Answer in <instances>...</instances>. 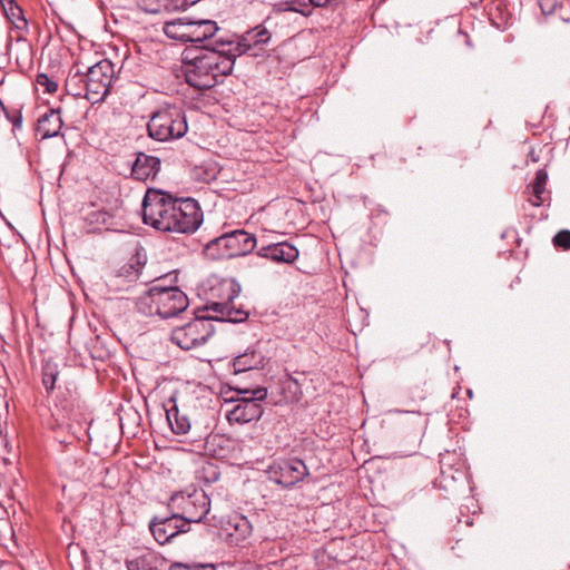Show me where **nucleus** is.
Instances as JSON below:
<instances>
[{"label": "nucleus", "instance_id": "21", "mask_svg": "<svg viewBox=\"0 0 570 570\" xmlns=\"http://www.w3.org/2000/svg\"><path fill=\"white\" fill-rule=\"evenodd\" d=\"M190 22L191 19L188 17L177 18L171 21H167L164 26L165 35L174 40L189 42L190 40Z\"/></svg>", "mask_w": 570, "mask_h": 570}, {"label": "nucleus", "instance_id": "14", "mask_svg": "<svg viewBox=\"0 0 570 570\" xmlns=\"http://www.w3.org/2000/svg\"><path fill=\"white\" fill-rule=\"evenodd\" d=\"M149 530L159 544H166L179 533L188 532L190 527L177 513L171 512L170 517H155L149 523Z\"/></svg>", "mask_w": 570, "mask_h": 570}, {"label": "nucleus", "instance_id": "17", "mask_svg": "<svg viewBox=\"0 0 570 570\" xmlns=\"http://www.w3.org/2000/svg\"><path fill=\"white\" fill-rule=\"evenodd\" d=\"M257 254L275 263H293L298 257V249L287 242H278L262 246Z\"/></svg>", "mask_w": 570, "mask_h": 570}, {"label": "nucleus", "instance_id": "33", "mask_svg": "<svg viewBox=\"0 0 570 570\" xmlns=\"http://www.w3.org/2000/svg\"><path fill=\"white\" fill-rule=\"evenodd\" d=\"M37 83L45 87L46 91L49 94H53L58 89V83L51 80L46 73H39L37 76Z\"/></svg>", "mask_w": 570, "mask_h": 570}, {"label": "nucleus", "instance_id": "9", "mask_svg": "<svg viewBox=\"0 0 570 570\" xmlns=\"http://www.w3.org/2000/svg\"><path fill=\"white\" fill-rule=\"evenodd\" d=\"M85 76L83 98L91 104L102 102L108 96L115 76L114 63L104 59L91 66Z\"/></svg>", "mask_w": 570, "mask_h": 570}, {"label": "nucleus", "instance_id": "29", "mask_svg": "<svg viewBox=\"0 0 570 570\" xmlns=\"http://www.w3.org/2000/svg\"><path fill=\"white\" fill-rule=\"evenodd\" d=\"M58 373L59 372L56 364L46 363L42 366V384L45 385L47 392L53 391Z\"/></svg>", "mask_w": 570, "mask_h": 570}, {"label": "nucleus", "instance_id": "10", "mask_svg": "<svg viewBox=\"0 0 570 570\" xmlns=\"http://www.w3.org/2000/svg\"><path fill=\"white\" fill-rule=\"evenodd\" d=\"M174 222L169 233L194 234L203 224V210L194 198H176Z\"/></svg>", "mask_w": 570, "mask_h": 570}, {"label": "nucleus", "instance_id": "2", "mask_svg": "<svg viewBox=\"0 0 570 570\" xmlns=\"http://www.w3.org/2000/svg\"><path fill=\"white\" fill-rule=\"evenodd\" d=\"M136 307L146 316L157 315L161 318H170L188 307V298L177 286H167L165 279L159 278L138 297Z\"/></svg>", "mask_w": 570, "mask_h": 570}, {"label": "nucleus", "instance_id": "24", "mask_svg": "<svg viewBox=\"0 0 570 570\" xmlns=\"http://www.w3.org/2000/svg\"><path fill=\"white\" fill-rule=\"evenodd\" d=\"M164 560L151 552L141 554L140 557L126 561L128 570H160Z\"/></svg>", "mask_w": 570, "mask_h": 570}, {"label": "nucleus", "instance_id": "27", "mask_svg": "<svg viewBox=\"0 0 570 570\" xmlns=\"http://www.w3.org/2000/svg\"><path fill=\"white\" fill-rule=\"evenodd\" d=\"M277 12L293 11L298 12L304 17H309L312 14V9H309V4L299 1V0H291L276 6L275 9Z\"/></svg>", "mask_w": 570, "mask_h": 570}, {"label": "nucleus", "instance_id": "8", "mask_svg": "<svg viewBox=\"0 0 570 570\" xmlns=\"http://www.w3.org/2000/svg\"><path fill=\"white\" fill-rule=\"evenodd\" d=\"M214 332L209 315L197 316L193 321L175 327L171 331L170 338L181 350L189 351L206 344Z\"/></svg>", "mask_w": 570, "mask_h": 570}, {"label": "nucleus", "instance_id": "25", "mask_svg": "<svg viewBox=\"0 0 570 570\" xmlns=\"http://www.w3.org/2000/svg\"><path fill=\"white\" fill-rule=\"evenodd\" d=\"M547 180H548L547 171L544 169H539L535 173V178L532 184L533 198L529 199V202L535 207H539L544 203L543 194L546 191Z\"/></svg>", "mask_w": 570, "mask_h": 570}, {"label": "nucleus", "instance_id": "18", "mask_svg": "<svg viewBox=\"0 0 570 570\" xmlns=\"http://www.w3.org/2000/svg\"><path fill=\"white\" fill-rule=\"evenodd\" d=\"M265 356L256 346H249L244 353L237 355L232 363L235 374L257 370L264 366Z\"/></svg>", "mask_w": 570, "mask_h": 570}, {"label": "nucleus", "instance_id": "3", "mask_svg": "<svg viewBox=\"0 0 570 570\" xmlns=\"http://www.w3.org/2000/svg\"><path fill=\"white\" fill-rule=\"evenodd\" d=\"M166 417L176 435L187 436L186 440L191 443L193 451L205 449V441L212 431L208 422L198 420L195 413H189L184 405L180 407L176 403L170 409H166Z\"/></svg>", "mask_w": 570, "mask_h": 570}, {"label": "nucleus", "instance_id": "28", "mask_svg": "<svg viewBox=\"0 0 570 570\" xmlns=\"http://www.w3.org/2000/svg\"><path fill=\"white\" fill-rule=\"evenodd\" d=\"M144 264L137 258L130 263L121 266L118 271V276L124 277L129 282L139 279Z\"/></svg>", "mask_w": 570, "mask_h": 570}, {"label": "nucleus", "instance_id": "15", "mask_svg": "<svg viewBox=\"0 0 570 570\" xmlns=\"http://www.w3.org/2000/svg\"><path fill=\"white\" fill-rule=\"evenodd\" d=\"M252 524L244 515L232 517L222 528L220 535L230 546L242 544L252 533Z\"/></svg>", "mask_w": 570, "mask_h": 570}, {"label": "nucleus", "instance_id": "1", "mask_svg": "<svg viewBox=\"0 0 570 570\" xmlns=\"http://www.w3.org/2000/svg\"><path fill=\"white\" fill-rule=\"evenodd\" d=\"M223 41L224 38H219L202 46L193 57L191 52L185 53L184 72L188 85L198 90H207L232 73L236 59L228 52V47L222 45Z\"/></svg>", "mask_w": 570, "mask_h": 570}, {"label": "nucleus", "instance_id": "4", "mask_svg": "<svg viewBox=\"0 0 570 570\" xmlns=\"http://www.w3.org/2000/svg\"><path fill=\"white\" fill-rule=\"evenodd\" d=\"M176 198L169 193L149 188L142 200V222L159 232L169 233L175 220Z\"/></svg>", "mask_w": 570, "mask_h": 570}, {"label": "nucleus", "instance_id": "20", "mask_svg": "<svg viewBox=\"0 0 570 570\" xmlns=\"http://www.w3.org/2000/svg\"><path fill=\"white\" fill-rule=\"evenodd\" d=\"M62 127V120L59 109H50L38 120L37 130L42 139L56 137L59 135Z\"/></svg>", "mask_w": 570, "mask_h": 570}, {"label": "nucleus", "instance_id": "30", "mask_svg": "<svg viewBox=\"0 0 570 570\" xmlns=\"http://www.w3.org/2000/svg\"><path fill=\"white\" fill-rule=\"evenodd\" d=\"M542 14L550 16L557 12L558 8H562L559 0H538Z\"/></svg>", "mask_w": 570, "mask_h": 570}, {"label": "nucleus", "instance_id": "6", "mask_svg": "<svg viewBox=\"0 0 570 570\" xmlns=\"http://www.w3.org/2000/svg\"><path fill=\"white\" fill-rule=\"evenodd\" d=\"M256 246L254 235L244 229L226 232L209 240L204 253L213 259H223L249 254Z\"/></svg>", "mask_w": 570, "mask_h": 570}, {"label": "nucleus", "instance_id": "7", "mask_svg": "<svg viewBox=\"0 0 570 570\" xmlns=\"http://www.w3.org/2000/svg\"><path fill=\"white\" fill-rule=\"evenodd\" d=\"M168 508L190 527V523H199L208 514L210 500L202 489L185 490L170 497Z\"/></svg>", "mask_w": 570, "mask_h": 570}, {"label": "nucleus", "instance_id": "37", "mask_svg": "<svg viewBox=\"0 0 570 570\" xmlns=\"http://www.w3.org/2000/svg\"><path fill=\"white\" fill-rule=\"evenodd\" d=\"M564 22H570V18H562Z\"/></svg>", "mask_w": 570, "mask_h": 570}, {"label": "nucleus", "instance_id": "34", "mask_svg": "<svg viewBox=\"0 0 570 570\" xmlns=\"http://www.w3.org/2000/svg\"><path fill=\"white\" fill-rule=\"evenodd\" d=\"M169 570H215L212 564H194L188 566L184 563H175L173 564Z\"/></svg>", "mask_w": 570, "mask_h": 570}, {"label": "nucleus", "instance_id": "16", "mask_svg": "<svg viewBox=\"0 0 570 570\" xmlns=\"http://www.w3.org/2000/svg\"><path fill=\"white\" fill-rule=\"evenodd\" d=\"M206 311H210L214 315H209L213 321L240 323L248 318V313L242 308H236L232 301L213 302L206 305Z\"/></svg>", "mask_w": 570, "mask_h": 570}, {"label": "nucleus", "instance_id": "36", "mask_svg": "<svg viewBox=\"0 0 570 570\" xmlns=\"http://www.w3.org/2000/svg\"><path fill=\"white\" fill-rule=\"evenodd\" d=\"M21 122H22V118L21 116L17 117L14 120H13V126L14 127H20L21 126Z\"/></svg>", "mask_w": 570, "mask_h": 570}, {"label": "nucleus", "instance_id": "32", "mask_svg": "<svg viewBox=\"0 0 570 570\" xmlns=\"http://www.w3.org/2000/svg\"><path fill=\"white\" fill-rule=\"evenodd\" d=\"M553 245L563 249H570V230H560L553 237Z\"/></svg>", "mask_w": 570, "mask_h": 570}, {"label": "nucleus", "instance_id": "23", "mask_svg": "<svg viewBox=\"0 0 570 570\" xmlns=\"http://www.w3.org/2000/svg\"><path fill=\"white\" fill-rule=\"evenodd\" d=\"M1 7L7 19L13 24L16 29H27L28 21L23 16L22 9L16 3L14 0H1Z\"/></svg>", "mask_w": 570, "mask_h": 570}, {"label": "nucleus", "instance_id": "31", "mask_svg": "<svg viewBox=\"0 0 570 570\" xmlns=\"http://www.w3.org/2000/svg\"><path fill=\"white\" fill-rule=\"evenodd\" d=\"M263 570H296L293 560L282 559L278 561L267 563Z\"/></svg>", "mask_w": 570, "mask_h": 570}, {"label": "nucleus", "instance_id": "5", "mask_svg": "<svg viewBox=\"0 0 570 570\" xmlns=\"http://www.w3.org/2000/svg\"><path fill=\"white\" fill-rule=\"evenodd\" d=\"M187 129L185 112L177 106H168L157 110L147 124L148 135L158 141L181 138Z\"/></svg>", "mask_w": 570, "mask_h": 570}, {"label": "nucleus", "instance_id": "12", "mask_svg": "<svg viewBox=\"0 0 570 570\" xmlns=\"http://www.w3.org/2000/svg\"><path fill=\"white\" fill-rule=\"evenodd\" d=\"M245 395L237 401L233 409L226 413V419L229 423H248L252 421L259 420L263 415V406L261 401L267 396V390L265 387L255 389L253 391H244Z\"/></svg>", "mask_w": 570, "mask_h": 570}, {"label": "nucleus", "instance_id": "26", "mask_svg": "<svg viewBox=\"0 0 570 570\" xmlns=\"http://www.w3.org/2000/svg\"><path fill=\"white\" fill-rule=\"evenodd\" d=\"M66 90L73 97H83L85 89V76L80 71L70 72L65 83Z\"/></svg>", "mask_w": 570, "mask_h": 570}, {"label": "nucleus", "instance_id": "13", "mask_svg": "<svg viewBox=\"0 0 570 570\" xmlns=\"http://www.w3.org/2000/svg\"><path fill=\"white\" fill-rule=\"evenodd\" d=\"M267 473L271 481L291 488L308 475V469L302 460L289 459L273 463Z\"/></svg>", "mask_w": 570, "mask_h": 570}, {"label": "nucleus", "instance_id": "22", "mask_svg": "<svg viewBox=\"0 0 570 570\" xmlns=\"http://www.w3.org/2000/svg\"><path fill=\"white\" fill-rule=\"evenodd\" d=\"M189 42L203 43L212 39L218 31L217 23L213 20H191Z\"/></svg>", "mask_w": 570, "mask_h": 570}, {"label": "nucleus", "instance_id": "35", "mask_svg": "<svg viewBox=\"0 0 570 570\" xmlns=\"http://www.w3.org/2000/svg\"><path fill=\"white\" fill-rule=\"evenodd\" d=\"M332 0H308L309 4L316 8H322L328 4Z\"/></svg>", "mask_w": 570, "mask_h": 570}, {"label": "nucleus", "instance_id": "19", "mask_svg": "<svg viewBox=\"0 0 570 570\" xmlns=\"http://www.w3.org/2000/svg\"><path fill=\"white\" fill-rule=\"evenodd\" d=\"M160 170V159L139 153L132 165L131 175L138 180L154 178Z\"/></svg>", "mask_w": 570, "mask_h": 570}, {"label": "nucleus", "instance_id": "11", "mask_svg": "<svg viewBox=\"0 0 570 570\" xmlns=\"http://www.w3.org/2000/svg\"><path fill=\"white\" fill-rule=\"evenodd\" d=\"M271 38L272 35L265 27L257 26L240 36L224 39L222 45L228 47V52H232L235 59L245 53L258 57L259 51L271 41Z\"/></svg>", "mask_w": 570, "mask_h": 570}]
</instances>
